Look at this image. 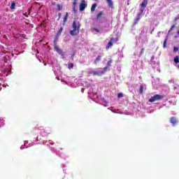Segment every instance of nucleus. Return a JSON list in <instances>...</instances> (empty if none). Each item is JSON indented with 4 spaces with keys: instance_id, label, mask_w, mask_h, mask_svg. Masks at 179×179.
Here are the masks:
<instances>
[{
    "instance_id": "nucleus-1",
    "label": "nucleus",
    "mask_w": 179,
    "mask_h": 179,
    "mask_svg": "<svg viewBox=\"0 0 179 179\" xmlns=\"http://www.w3.org/2000/svg\"><path fill=\"white\" fill-rule=\"evenodd\" d=\"M148 6V0H143L141 4V8L139 9V12L137 14L136 19L134 20V24H136L141 18L142 17V13H143V10H145V8Z\"/></svg>"
},
{
    "instance_id": "nucleus-2",
    "label": "nucleus",
    "mask_w": 179,
    "mask_h": 179,
    "mask_svg": "<svg viewBox=\"0 0 179 179\" xmlns=\"http://www.w3.org/2000/svg\"><path fill=\"white\" fill-rule=\"evenodd\" d=\"M72 27L73 30L70 31L71 36H78L80 31V23L73 21Z\"/></svg>"
},
{
    "instance_id": "nucleus-3",
    "label": "nucleus",
    "mask_w": 179,
    "mask_h": 179,
    "mask_svg": "<svg viewBox=\"0 0 179 179\" xmlns=\"http://www.w3.org/2000/svg\"><path fill=\"white\" fill-rule=\"evenodd\" d=\"M57 41H58V38H55L54 40V48L58 54L64 55V52L59 48V47H58V45H57Z\"/></svg>"
},
{
    "instance_id": "nucleus-4",
    "label": "nucleus",
    "mask_w": 179,
    "mask_h": 179,
    "mask_svg": "<svg viewBox=\"0 0 179 179\" xmlns=\"http://www.w3.org/2000/svg\"><path fill=\"white\" fill-rule=\"evenodd\" d=\"M57 41H58V38H55L54 40V48L58 54L64 55V52L59 48V47H58V45H57Z\"/></svg>"
},
{
    "instance_id": "nucleus-5",
    "label": "nucleus",
    "mask_w": 179,
    "mask_h": 179,
    "mask_svg": "<svg viewBox=\"0 0 179 179\" xmlns=\"http://www.w3.org/2000/svg\"><path fill=\"white\" fill-rule=\"evenodd\" d=\"M105 72L106 71L103 69L102 71H100V70H97V71L92 70V71H90V73H91V75H94V76H101V75H103Z\"/></svg>"
},
{
    "instance_id": "nucleus-6",
    "label": "nucleus",
    "mask_w": 179,
    "mask_h": 179,
    "mask_svg": "<svg viewBox=\"0 0 179 179\" xmlns=\"http://www.w3.org/2000/svg\"><path fill=\"white\" fill-rule=\"evenodd\" d=\"M162 99H163V96L159 95V94H156L154 96H152L149 99V101H150V103H153L154 101H157L158 100H162Z\"/></svg>"
},
{
    "instance_id": "nucleus-7",
    "label": "nucleus",
    "mask_w": 179,
    "mask_h": 179,
    "mask_svg": "<svg viewBox=\"0 0 179 179\" xmlns=\"http://www.w3.org/2000/svg\"><path fill=\"white\" fill-rule=\"evenodd\" d=\"M86 6H87V3H86V1L81 0V3L80 4V10H85L86 9Z\"/></svg>"
},
{
    "instance_id": "nucleus-8",
    "label": "nucleus",
    "mask_w": 179,
    "mask_h": 179,
    "mask_svg": "<svg viewBox=\"0 0 179 179\" xmlns=\"http://www.w3.org/2000/svg\"><path fill=\"white\" fill-rule=\"evenodd\" d=\"M170 122L171 124H172L173 127H175L176 124L178 122V120H177V118H176V117H171L170 120Z\"/></svg>"
},
{
    "instance_id": "nucleus-9",
    "label": "nucleus",
    "mask_w": 179,
    "mask_h": 179,
    "mask_svg": "<svg viewBox=\"0 0 179 179\" xmlns=\"http://www.w3.org/2000/svg\"><path fill=\"white\" fill-rule=\"evenodd\" d=\"M101 60V56H97V57L94 61V64L95 65H97V64H99V62H100Z\"/></svg>"
},
{
    "instance_id": "nucleus-10",
    "label": "nucleus",
    "mask_w": 179,
    "mask_h": 179,
    "mask_svg": "<svg viewBox=\"0 0 179 179\" xmlns=\"http://www.w3.org/2000/svg\"><path fill=\"white\" fill-rule=\"evenodd\" d=\"M111 64H113V62H112L111 60H109V61L108 62V63H107L106 66H105V67L103 68V70H104L105 72H106V71H107V69H108V66H111Z\"/></svg>"
},
{
    "instance_id": "nucleus-11",
    "label": "nucleus",
    "mask_w": 179,
    "mask_h": 179,
    "mask_svg": "<svg viewBox=\"0 0 179 179\" xmlns=\"http://www.w3.org/2000/svg\"><path fill=\"white\" fill-rule=\"evenodd\" d=\"M113 41H114V38H111L110 41L108 42V45L106 47V50H108L110 47H113Z\"/></svg>"
},
{
    "instance_id": "nucleus-12",
    "label": "nucleus",
    "mask_w": 179,
    "mask_h": 179,
    "mask_svg": "<svg viewBox=\"0 0 179 179\" xmlns=\"http://www.w3.org/2000/svg\"><path fill=\"white\" fill-rule=\"evenodd\" d=\"M69 16V14L68 13H66V15L63 19V24H65V23H66Z\"/></svg>"
},
{
    "instance_id": "nucleus-13",
    "label": "nucleus",
    "mask_w": 179,
    "mask_h": 179,
    "mask_svg": "<svg viewBox=\"0 0 179 179\" xmlns=\"http://www.w3.org/2000/svg\"><path fill=\"white\" fill-rule=\"evenodd\" d=\"M153 59H154V57H152L151 64L152 65V68L155 69V68H157V66H159V64H156V63L155 62V61H153Z\"/></svg>"
},
{
    "instance_id": "nucleus-14",
    "label": "nucleus",
    "mask_w": 179,
    "mask_h": 179,
    "mask_svg": "<svg viewBox=\"0 0 179 179\" xmlns=\"http://www.w3.org/2000/svg\"><path fill=\"white\" fill-rule=\"evenodd\" d=\"M167 40H169V36H166V38L164 41V43H163L164 48H166V47H167Z\"/></svg>"
},
{
    "instance_id": "nucleus-15",
    "label": "nucleus",
    "mask_w": 179,
    "mask_h": 179,
    "mask_svg": "<svg viewBox=\"0 0 179 179\" xmlns=\"http://www.w3.org/2000/svg\"><path fill=\"white\" fill-rule=\"evenodd\" d=\"M107 3L110 8H113V0H107Z\"/></svg>"
},
{
    "instance_id": "nucleus-16",
    "label": "nucleus",
    "mask_w": 179,
    "mask_h": 179,
    "mask_svg": "<svg viewBox=\"0 0 179 179\" xmlns=\"http://www.w3.org/2000/svg\"><path fill=\"white\" fill-rule=\"evenodd\" d=\"M96 8H97V4L94 3V4L92 6L91 11H92V12H94Z\"/></svg>"
},
{
    "instance_id": "nucleus-17",
    "label": "nucleus",
    "mask_w": 179,
    "mask_h": 179,
    "mask_svg": "<svg viewBox=\"0 0 179 179\" xmlns=\"http://www.w3.org/2000/svg\"><path fill=\"white\" fill-rule=\"evenodd\" d=\"M62 30H64V29L62 27H60V29L58 30L57 33V36H61V33H62Z\"/></svg>"
},
{
    "instance_id": "nucleus-18",
    "label": "nucleus",
    "mask_w": 179,
    "mask_h": 179,
    "mask_svg": "<svg viewBox=\"0 0 179 179\" xmlns=\"http://www.w3.org/2000/svg\"><path fill=\"white\" fill-rule=\"evenodd\" d=\"M91 31H92V33H94V32L99 33V32L100 31V30H99L98 29H96V28H92V29H91Z\"/></svg>"
},
{
    "instance_id": "nucleus-19",
    "label": "nucleus",
    "mask_w": 179,
    "mask_h": 179,
    "mask_svg": "<svg viewBox=\"0 0 179 179\" xmlns=\"http://www.w3.org/2000/svg\"><path fill=\"white\" fill-rule=\"evenodd\" d=\"M15 6H16V3H15V1H12L10 9H15Z\"/></svg>"
},
{
    "instance_id": "nucleus-20",
    "label": "nucleus",
    "mask_w": 179,
    "mask_h": 179,
    "mask_svg": "<svg viewBox=\"0 0 179 179\" xmlns=\"http://www.w3.org/2000/svg\"><path fill=\"white\" fill-rule=\"evenodd\" d=\"M174 62H175L176 64H178V62H179V57H178V56H176V57H175V58H174Z\"/></svg>"
},
{
    "instance_id": "nucleus-21",
    "label": "nucleus",
    "mask_w": 179,
    "mask_h": 179,
    "mask_svg": "<svg viewBox=\"0 0 179 179\" xmlns=\"http://www.w3.org/2000/svg\"><path fill=\"white\" fill-rule=\"evenodd\" d=\"M68 68H69V69H72V68H73V64L69 63L68 64Z\"/></svg>"
},
{
    "instance_id": "nucleus-22",
    "label": "nucleus",
    "mask_w": 179,
    "mask_h": 179,
    "mask_svg": "<svg viewBox=\"0 0 179 179\" xmlns=\"http://www.w3.org/2000/svg\"><path fill=\"white\" fill-rule=\"evenodd\" d=\"M101 16H103V13L102 11H101L98 15H97V20H99L100 19V17H101Z\"/></svg>"
},
{
    "instance_id": "nucleus-23",
    "label": "nucleus",
    "mask_w": 179,
    "mask_h": 179,
    "mask_svg": "<svg viewBox=\"0 0 179 179\" xmlns=\"http://www.w3.org/2000/svg\"><path fill=\"white\" fill-rule=\"evenodd\" d=\"M78 3V0H73L72 6H76Z\"/></svg>"
},
{
    "instance_id": "nucleus-24",
    "label": "nucleus",
    "mask_w": 179,
    "mask_h": 179,
    "mask_svg": "<svg viewBox=\"0 0 179 179\" xmlns=\"http://www.w3.org/2000/svg\"><path fill=\"white\" fill-rule=\"evenodd\" d=\"M139 93L140 94H142V93H143V86L142 85L140 87Z\"/></svg>"
},
{
    "instance_id": "nucleus-25",
    "label": "nucleus",
    "mask_w": 179,
    "mask_h": 179,
    "mask_svg": "<svg viewBox=\"0 0 179 179\" xmlns=\"http://www.w3.org/2000/svg\"><path fill=\"white\" fill-rule=\"evenodd\" d=\"M57 9L58 10H62V6H61L60 4H57Z\"/></svg>"
},
{
    "instance_id": "nucleus-26",
    "label": "nucleus",
    "mask_w": 179,
    "mask_h": 179,
    "mask_svg": "<svg viewBox=\"0 0 179 179\" xmlns=\"http://www.w3.org/2000/svg\"><path fill=\"white\" fill-rule=\"evenodd\" d=\"M177 51H178V48L174 47L173 48V52H177Z\"/></svg>"
},
{
    "instance_id": "nucleus-27",
    "label": "nucleus",
    "mask_w": 179,
    "mask_h": 179,
    "mask_svg": "<svg viewBox=\"0 0 179 179\" xmlns=\"http://www.w3.org/2000/svg\"><path fill=\"white\" fill-rule=\"evenodd\" d=\"M73 7V12H74V13H76V6H72Z\"/></svg>"
},
{
    "instance_id": "nucleus-28",
    "label": "nucleus",
    "mask_w": 179,
    "mask_h": 179,
    "mask_svg": "<svg viewBox=\"0 0 179 179\" xmlns=\"http://www.w3.org/2000/svg\"><path fill=\"white\" fill-rule=\"evenodd\" d=\"M175 28H176V25H173V26L171 27L169 31H171L173 30V29H175Z\"/></svg>"
},
{
    "instance_id": "nucleus-29",
    "label": "nucleus",
    "mask_w": 179,
    "mask_h": 179,
    "mask_svg": "<svg viewBox=\"0 0 179 179\" xmlns=\"http://www.w3.org/2000/svg\"><path fill=\"white\" fill-rule=\"evenodd\" d=\"M117 96H118V97H122V94L119 93V94H117Z\"/></svg>"
},
{
    "instance_id": "nucleus-30",
    "label": "nucleus",
    "mask_w": 179,
    "mask_h": 179,
    "mask_svg": "<svg viewBox=\"0 0 179 179\" xmlns=\"http://www.w3.org/2000/svg\"><path fill=\"white\" fill-rule=\"evenodd\" d=\"M178 88H179V86H175L174 87V90H176L178 89Z\"/></svg>"
},
{
    "instance_id": "nucleus-31",
    "label": "nucleus",
    "mask_w": 179,
    "mask_h": 179,
    "mask_svg": "<svg viewBox=\"0 0 179 179\" xmlns=\"http://www.w3.org/2000/svg\"><path fill=\"white\" fill-rule=\"evenodd\" d=\"M161 33L164 34V32L159 31L158 32V36H160Z\"/></svg>"
},
{
    "instance_id": "nucleus-32",
    "label": "nucleus",
    "mask_w": 179,
    "mask_h": 179,
    "mask_svg": "<svg viewBox=\"0 0 179 179\" xmlns=\"http://www.w3.org/2000/svg\"><path fill=\"white\" fill-rule=\"evenodd\" d=\"M145 49L142 48L141 54H143Z\"/></svg>"
},
{
    "instance_id": "nucleus-33",
    "label": "nucleus",
    "mask_w": 179,
    "mask_h": 179,
    "mask_svg": "<svg viewBox=\"0 0 179 179\" xmlns=\"http://www.w3.org/2000/svg\"><path fill=\"white\" fill-rule=\"evenodd\" d=\"M58 16H59V17H61V13H59L58 14Z\"/></svg>"
},
{
    "instance_id": "nucleus-34",
    "label": "nucleus",
    "mask_w": 179,
    "mask_h": 179,
    "mask_svg": "<svg viewBox=\"0 0 179 179\" xmlns=\"http://www.w3.org/2000/svg\"><path fill=\"white\" fill-rule=\"evenodd\" d=\"M84 91H85V89L82 88L81 92L83 93Z\"/></svg>"
},
{
    "instance_id": "nucleus-35",
    "label": "nucleus",
    "mask_w": 179,
    "mask_h": 179,
    "mask_svg": "<svg viewBox=\"0 0 179 179\" xmlns=\"http://www.w3.org/2000/svg\"><path fill=\"white\" fill-rule=\"evenodd\" d=\"M178 34H179V30L178 31Z\"/></svg>"
},
{
    "instance_id": "nucleus-36",
    "label": "nucleus",
    "mask_w": 179,
    "mask_h": 179,
    "mask_svg": "<svg viewBox=\"0 0 179 179\" xmlns=\"http://www.w3.org/2000/svg\"><path fill=\"white\" fill-rule=\"evenodd\" d=\"M153 32V29H152V31H151V33H152Z\"/></svg>"
},
{
    "instance_id": "nucleus-37",
    "label": "nucleus",
    "mask_w": 179,
    "mask_h": 179,
    "mask_svg": "<svg viewBox=\"0 0 179 179\" xmlns=\"http://www.w3.org/2000/svg\"><path fill=\"white\" fill-rule=\"evenodd\" d=\"M153 32V29H152V31H151V33H152Z\"/></svg>"
},
{
    "instance_id": "nucleus-38",
    "label": "nucleus",
    "mask_w": 179,
    "mask_h": 179,
    "mask_svg": "<svg viewBox=\"0 0 179 179\" xmlns=\"http://www.w3.org/2000/svg\"><path fill=\"white\" fill-rule=\"evenodd\" d=\"M153 32V29H152V31H151V33H152Z\"/></svg>"
},
{
    "instance_id": "nucleus-39",
    "label": "nucleus",
    "mask_w": 179,
    "mask_h": 179,
    "mask_svg": "<svg viewBox=\"0 0 179 179\" xmlns=\"http://www.w3.org/2000/svg\"><path fill=\"white\" fill-rule=\"evenodd\" d=\"M94 1H97V0H94Z\"/></svg>"
}]
</instances>
